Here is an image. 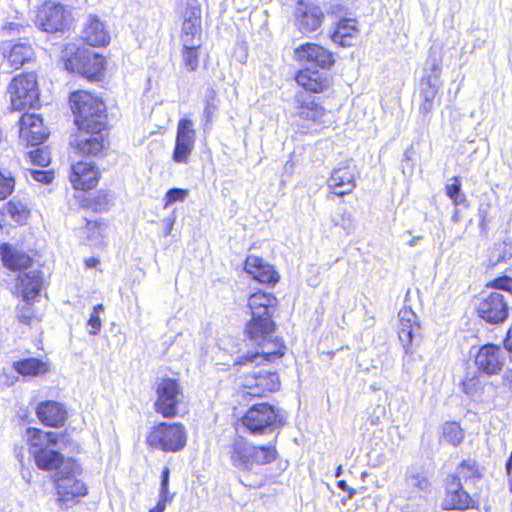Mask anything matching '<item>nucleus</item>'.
I'll return each instance as SVG.
<instances>
[{
    "label": "nucleus",
    "instance_id": "nucleus-1",
    "mask_svg": "<svg viewBox=\"0 0 512 512\" xmlns=\"http://www.w3.org/2000/svg\"><path fill=\"white\" fill-rule=\"evenodd\" d=\"M278 300L266 292H256L248 299V307L251 319L246 324L245 334L254 344L260 347V351L247 353L240 358L239 364L260 365L264 362H273L284 355L282 341L274 336L276 324L272 317L276 312Z\"/></svg>",
    "mask_w": 512,
    "mask_h": 512
},
{
    "label": "nucleus",
    "instance_id": "nucleus-2",
    "mask_svg": "<svg viewBox=\"0 0 512 512\" xmlns=\"http://www.w3.org/2000/svg\"><path fill=\"white\" fill-rule=\"evenodd\" d=\"M27 437L29 452L39 469L56 470L64 464V457L58 451L57 433L28 428Z\"/></svg>",
    "mask_w": 512,
    "mask_h": 512
},
{
    "label": "nucleus",
    "instance_id": "nucleus-3",
    "mask_svg": "<svg viewBox=\"0 0 512 512\" xmlns=\"http://www.w3.org/2000/svg\"><path fill=\"white\" fill-rule=\"evenodd\" d=\"M70 103L78 129L106 128V107L98 97L87 91H76L70 95Z\"/></svg>",
    "mask_w": 512,
    "mask_h": 512
},
{
    "label": "nucleus",
    "instance_id": "nucleus-4",
    "mask_svg": "<svg viewBox=\"0 0 512 512\" xmlns=\"http://www.w3.org/2000/svg\"><path fill=\"white\" fill-rule=\"evenodd\" d=\"M147 443L164 452H178L186 446L187 432L181 423H160L149 432Z\"/></svg>",
    "mask_w": 512,
    "mask_h": 512
},
{
    "label": "nucleus",
    "instance_id": "nucleus-5",
    "mask_svg": "<svg viewBox=\"0 0 512 512\" xmlns=\"http://www.w3.org/2000/svg\"><path fill=\"white\" fill-rule=\"evenodd\" d=\"M280 410L267 403L252 406L242 417V424L251 434H265L284 424Z\"/></svg>",
    "mask_w": 512,
    "mask_h": 512
},
{
    "label": "nucleus",
    "instance_id": "nucleus-6",
    "mask_svg": "<svg viewBox=\"0 0 512 512\" xmlns=\"http://www.w3.org/2000/svg\"><path fill=\"white\" fill-rule=\"evenodd\" d=\"M8 94L13 110L21 111L35 107L39 101L36 75L29 73L13 78L8 87Z\"/></svg>",
    "mask_w": 512,
    "mask_h": 512
},
{
    "label": "nucleus",
    "instance_id": "nucleus-7",
    "mask_svg": "<svg viewBox=\"0 0 512 512\" xmlns=\"http://www.w3.org/2000/svg\"><path fill=\"white\" fill-rule=\"evenodd\" d=\"M72 21L70 11L59 3L45 2L38 10L35 24L45 32H62Z\"/></svg>",
    "mask_w": 512,
    "mask_h": 512
},
{
    "label": "nucleus",
    "instance_id": "nucleus-8",
    "mask_svg": "<svg viewBox=\"0 0 512 512\" xmlns=\"http://www.w3.org/2000/svg\"><path fill=\"white\" fill-rule=\"evenodd\" d=\"M55 485L57 490V501L61 508L67 509L79 502L81 497L87 494L86 484L77 479L74 475L60 471L56 475Z\"/></svg>",
    "mask_w": 512,
    "mask_h": 512
},
{
    "label": "nucleus",
    "instance_id": "nucleus-9",
    "mask_svg": "<svg viewBox=\"0 0 512 512\" xmlns=\"http://www.w3.org/2000/svg\"><path fill=\"white\" fill-rule=\"evenodd\" d=\"M0 53L3 57L1 67L3 70L19 69L34 59V49L27 41L4 40L0 44Z\"/></svg>",
    "mask_w": 512,
    "mask_h": 512
},
{
    "label": "nucleus",
    "instance_id": "nucleus-10",
    "mask_svg": "<svg viewBox=\"0 0 512 512\" xmlns=\"http://www.w3.org/2000/svg\"><path fill=\"white\" fill-rule=\"evenodd\" d=\"M508 311L507 301L499 291L484 295L477 304L479 317L490 324L503 323L508 317Z\"/></svg>",
    "mask_w": 512,
    "mask_h": 512
},
{
    "label": "nucleus",
    "instance_id": "nucleus-11",
    "mask_svg": "<svg viewBox=\"0 0 512 512\" xmlns=\"http://www.w3.org/2000/svg\"><path fill=\"white\" fill-rule=\"evenodd\" d=\"M243 387L247 394L254 397H262L277 391L280 387V379L276 372L259 369L244 377Z\"/></svg>",
    "mask_w": 512,
    "mask_h": 512
},
{
    "label": "nucleus",
    "instance_id": "nucleus-12",
    "mask_svg": "<svg viewBox=\"0 0 512 512\" xmlns=\"http://www.w3.org/2000/svg\"><path fill=\"white\" fill-rule=\"evenodd\" d=\"M196 142L194 123L189 118H182L177 124L173 160L176 163H187Z\"/></svg>",
    "mask_w": 512,
    "mask_h": 512
},
{
    "label": "nucleus",
    "instance_id": "nucleus-13",
    "mask_svg": "<svg viewBox=\"0 0 512 512\" xmlns=\"http://www.w3.org/2000/svg\"><path fill=\"white\" fill-rule=\"evenodd\" d=\"M507 354L495 344H486L478 349L475 365L479 372L492 376L498 374L506 364Z\"/></svg>",
    "mask_w": 512,
    "mask_h": 512
},
{
    "label": "nucleus",
    "instance_id": "nucleus-14",
    "mask_svg": "<svg viewBox=\"0 0 512 512\" xmlns=\"http://www.w3.org/2000/svg\"><path fill=\"white\" fill-rule=\"evenodd\" d=\"M156 411L164 417H173L177 414L180 386L174 379H163L157 386Z\"/></svg>",
    "mask_w": 512,
    "mask_h": 512
},
{
    "label": "nucleus",
    "instance_id": "nucleus-15",
    "mask_svg": "<svg viewBox=\"0 0 512 512\" xmlns=\"http://www.w3.org/2000/svg\"><path fill=\"white\" fill-rule=\"evenodd\" d=\"M181 42H201V5L197 0H188L183 13Z\"/></svg>",
    "mask_w": 512,
    "mask_h": 512
},
{
    "label": "nucleus",
    "instance_id": "nucleus-16",
    "mask_svg": "<svg viewBox=\"0 0 512 512\" xmlns=\"http://www.w3.org/2000/svg\"><path fill=\"white\" fill-rule=\"evenodd\" d=\"M104 129H79L74 141L71 143L77 153L84 156H95L104 148Z\"/></svg>",
    "mask_w": 512,
    "mask_h": 512
},
{
    "label": "nucleus",
    "instance_id": "nucleus-17",
    "mask_svg": "<svg viewBox=\"0 0 512 512\" xmlns=\"http://www.w3.org/2000/svg\"><path fill=\"white\" fill-rule=\"evenodd\" d=\"M295 17L298 30L303 34H307L321 27L324 13L319 6L300 0L297 3Z\"/></svg>",
    "mask_w": 512,
    "mask_h": 512
},
{
    "label": "nucleus",
    "instance_id": "nucleus-18",
    "mask_svg": "<svg viewBox=\"0 0 512 512\" xmlns=\"http://www.w3.org/2000/svg\"><path fill=\"white\" fill-rule=\"evenodd\" d=\"M69 178L74 189L86 191L98 184L100 173L93 162L78 161L71 165Z\"/></svg>",
    "mask_w": 512,
    "mask_h": 512
},
{
    "label": "nucleus",
    "instance_id": "nucleus-19",
    "mask_svg": "<svg viewBox=\"0 0 512 512\" xmlns=\"http://www.w3.org/2000/svg\"><path fill=\"white\" fill-rule=\"evenodd\" d=\"M20 137L31 146L42 143L48 137V130L39 115L25 113L19 121Z\"/></svg>",
    "mask_w": 512,
    "mask_h": 512
},
{
    "label": "nucleus",
    "instance_id": "nucleus-20",
    "mask_svg": "<svg viewBox=\"0 0 512 512\" xmlns=\"http://www.w3.org/2000/svg\"><path fill=\"white\" fill-rule=\"evenodd\" d=\"M17 281L16 291L26 304L35 300L43 286L42 274L37 269L20 273Z\"/></svg>",
    "mask_w": 512,
    "mask_h": 512
},
{
    "label": "nucleus",
    "instance_id": "nucleus-21",
    "mask_svg": "<svg viewBox=\"0 0 512 512\" xmlns=\"http://www.w3.org/2000/svg\"><path fill=\"white\" fill-rule=\"evenodd\" d=\"M295 53L299 61L311 64V66L329 68L334 63L332 54L322 46L314 43L301 45L296 49Z\"/></svg>",
    "mask_w": 512,
    "mask_h": 512
},
{
    "label": "nucleus",
    "instance_id": "nucleus-22",
    "mask_svg": "<svg viewBox=\"0 0 512 512\" xmlns=\"http://www.w3.org/2000/svg\"><path fill=\"white\" fill-rule=\"evenodd\" d=\"M297 103L296 114L301 120L314 124L325 122L327 111L316 101V97L301 94L297 97Z\"/></svg>",
    "mask_w": 512,
    "mask_h": 512
},
{
    "label": "nucleus",
    "instance_id": "nucleus-23",
    "mask_svg": "<svg viewBox=\"0 0 512 512\" xmlns=\"http://www.w3.org/2000/svg\"><path fill=\"white\" fill-rule=\"evenodd\" d=\"M467 487L462 482L448 479L443 507L457 510L469 508L472 504V498L466 491Z\"/></svg>",
    "mask_w": 512,
    "mask_h": 512
},
{
    "label": "nucleus",
    "instance_id": "nucleus-24",
    "mask_svg": "<svg viewBox=\"0 0 512 512\" xmlns=\"http://www.w3.org/2000/svg\"><path fill=\"white\" fill-rule=\"evenodd\" d=\"M245 271L252 278L263 284H275L279 280V275L274 267L266 263L262 258L257 256H248L245 261Z\"/></svg>",
    "mask_w": 512,
    "mask_h": 512
},
{
    "label": "nucleus",
    "instance_id": "nucleus-25",
    "mask_svg": "<svg viewBox=\"0 0 512 512\" xmlns=\"http://www.w3.org/2000/svg\"><path fill=\"white\" fill-rule=\"evenodd\" d=\"M327 186L337 196L350 194L356 187L355 175L349 167L335 168L327 180Z\"/></svg>",
    "mask_w": 512,
    "mask_h": 512
},
{
    "label": "nucleus",
    "instance_id": "nucleus-26",
    "mask_svg": "<svg viewBox=\"0 0 512 512\" xmlns=\"http://www.w3.org/2000/svg\"><path fill=\"white\" fill-rule=\"evenodd\" d=\"M416 319V314L410 309H403L399 312L398 336L406 352L409 351L414 338L419 334L420 327Z\"/></svg>",
    "mask_w": 512,
    "mask_h": 512
},
{
    "label": "nucleus",
    "instance_id": "nucleus-27",
    "mask_svg": "<svg viewBox=\"0 0 512 512\" xmlns=\"http://www.w3.org/2000/svg\"><path fill=\"white\" fill-rule=\"evenodd\" d=\"M253 444L243 437H236L230 444V460L232 465L242 471H251Z\"/></svg>",
    "mask_w": 512,
    "mask_h": 512
},
{
    "label": "nucleus",
    "instance_id": "nucleus-28",
    "mask_svg": "<svg viewBox=\"0 0 512 512\" xmlns=\"http://www.w3.org/2000/svg\"><path fill=\"white\" fill-rule=\"evenodd\" d=\"M38 419L46 426H62L67 418V411L62 404L56 401L39 403L36 409Z\"/></svg>",
    "mask_w": 512,
    "mask_h": 512
},
{
    "label": "nucleus",
    "instance_id": "nucleus-29",
    "mask_svg": "<svg viewBox=\"0 0 512 512\" xmlns=\"http://www.w3.org/2000/svg\"><path fill=\"white\" fill-rule=\"evenodd\" d=\"M82 37L91 46H104L110 39L104 24L96 16L92 15L87 19Z\"/></svg>",
    "mask_w": 512,
    "mask_h": 512
},
{
    "label": "nucleus",
    "instance_id": "nucleus-30",
    "mask_svg": "<svg viewBox=\"0 0 512 512\" xmlns=\"http://www.w3.org/2000/svg\"><path fill=\"white\" fill-rule=\"evenodd\" d=\"M296 81L307 91L320 93L329 86L328 79L319 71L312 70L311 67L299 71L296 75Z\"/></svg>",
    "mask_w": 512,
    "mask_h": 512
},
{
    "label": "nucleus",
    "instance_id": "nucleus-31",
    "mask_svg": "<svg viewBox=\"0 0 512 512\" xmlns=\"http://www.w3.org/2000/svg\"><path fill=\"white\" fill-rule=\"evenodd\" d=\"M357 21L354 19H341L332 33L331 39L342 47H350L358 35Z\"/></svg>",
    "mask_w": 512,
    "mask_h": 512
},
{
    "label": "nucleus",
    "instance_id": "nucleus-32",
    "mask_svg": "<svg viewBox=\"0 0 512 512\" xmlns=\"http://www.w3.org/2000/svg\"><path fill=\"white\" fill-rule=\"evenodd\" d=\"M13 368L23 376H41L50 370L48 362L37 358H26L13 363Z\"/></svg>",
    "mask_w": 512,
    "mask_h": 512
},
{
    "label": "nucleus",
    "instance_id": "nucleus-33",
    "mask_svg": "<svg viewBox=\"0 0 512 512\" xmlns=\"http://www.w3.org/2000/svg\"><path fill=\"white\" fill-rule=\"evenodd\" d=\"M1 250L3 263L9 269L21 270L30 266L31 258L27 254L14 250L6 244L1 246Z\"/></svg>",
    "mask_w": 512,
    "mask_h": 512
},
{
    "label": "nucleus",
    "instance_id": "nucleus-34",
    "mask_svg": "<svg viewBox=\"0 0 512 512\" xmlns=\"http://www.w3.org/2000/svg\"><path fill=\"white\" fill-rule=\"evenodd\" d=\"M406 484L413 492H427L430 488L428 474L420 467L411 466L406 472Z\"/></svg>",
    "mask_w": 512,
    "mask_h": 512
},
{
    "label": "nucleus",
    "instance_id": "nucleus-35",
    "mask_svg": "<svg viewBox=\"0 0 512 512\" xmlns=\"http://www.w3.org/2000/svg\"><path fill=\"white\" fill-rule=\"evenodd\" d=\"M480 477V472L474 460H463L457 467L455 473L448 479L453 481L462 482L464 485L469 486L473 483L474 479Z\"/></svg>",
    "mask_w": 512,
    "mask_h": 512
},
{
    "label": "nucleus",
    "instance_id": "nucleus-36",
    "mask_svg": "<svg viewBox=\"0 0 512 512\" xmlns=\"http://www.w3.org/2000/svg\"><path fill=\"white\" fill-rule=\"evenodd\" d=\"M253 458L251 461V470L254 466L265 465L273 462L277 458V451L273 446H255L253 445Z\"/></svg>",
    "mask_w": 512,
    "mask_h": 512
},
{
    "label": "nucleus",
    "instance_id": "nucleus-37",
    "mask_svg": "<svg viewBox=\"0 0 512 512\" xmlns=\"http://www.w3.org/2000/svg\"><path fill=\"white\" fill-rule=\"evenodd\" d=\"M182 60L185 68L188 71H195L199 65L198 49L201 47V42H191V44L182 43Z\"/></svg>",
    "mask_w": 512,
    "mask_h": 512
},
{
    "label": "nucleus",
    "instance_id": "nucleus-38",
    "mask_svg": "<svg viewBox=\"0 0 512 512\" xmlns=\"http://www.w3.org/2000/svg\"><path fill=\"white\" fill-rule=\"evenodd\" d=\"M464 433L456 422H446L442 426L441 440L457 446L463 441Z\"/></svg>",
    "mask_w": 512,
    "mask_h": 512
},
{
    "label": "nucleus",
    "instance_id": "nucleus-39",
    "mask_svg": "<svg viewBox=\"0 0 512 512\" xmlns=\"http://www.w3.org/2000/svg\"><path fill=\"white\" fill-rule=\"evenodd\" d=\"M204 102L203 126L206 129L211 124L213 116L218 109L217 93L213 88L207 90Z\"/></svg>",
    "mask_w": 512,
    "mask_h": 512
},
{
    "label": "nucleus",
    "instance_id": "nucleus-40",
    "mask_svg": "<svg viewBox=\"0 0 512 512\" xmlns=\"http://www.w3.org/2000/svg\"><path fill=\"white\" fill-rule=\"evenodd\" d=\"M169 474H170V471L168 468H165L162 471L160 499H159L157 505L153 509H151L149 512H164L167 502L171 499V497H169V495H168Z\"/></svg>",
    "mask_w": 512,
    "mask_h": 512
},
{
    "label": "nucleus",
    "instance_id": "nucleus-41",
    "mask_svg": "<svg viewBox=\"0 0 512 512\" xmlns=\"http://www.w3.org/2000/svg\"><path fill=\"white\" fill-rule=\"evenodd\" d=\"M7 211L9 213V215L16 222H19V223L26 221L29 216V211L20 202L10 201L7 206Z\"/></svg>",
    "mask_w": 512,
    "mask_h": 512
},
{
    "label": "nucleus",
    "instance_id": "nucleus-42",
    "mask_svg": "<svg viewBox=\"0 0 512 512\" xmlns=\"http://www.w3.org/2000/svg\"><path fill=\"white\" fill-rule=\"evenodd\" d=\"M104 312V306L102 304H98L93 307V311L90 314L88 320V326L91 328L89 333L91 335H97L101 329V319L100 314Z\"/></svg>",
    "mask_w": 512,
    "mask_h": 512
},
{
    "label": "nucleus",
    "instance_id": "nucleus-43",
    "mask_svg": "<svg viewBox=\"0 0 512 512\" xmlns=\"http://www.w3.org/2000/svg\"><path fill=\"white\" fill-rule=\"evenodd\" d=\"M438 93V86L432 82L431 77L423 79L421 83V97L423 100L434 101Z\"/></svg>",
    "mask_w": 512,
    "mask_h": 512
},
{
    "label": "nucleus",
    "instance_id": "nucleus-44",
    "mask_svg": "<svg viewBox=\"0 0 512 512\" xmlns=\"http://www.w3.org/2000/svg\"><path fill=\"white\" fill-rule=\"evenodd\" d=\"M15 180L11 175H4L0 171V200L6 199L14 190Z\"/></svg>",
    "mask_w": 512,
    "mask_h": 512
},
{
    "label": "nucleus",
    "instance_id": "nucleus-45",
    "mask_svg": "<svg viewBox=\"0 0 512 512\" xmlns=\"http://www.w3.org/2000/svg\"><path fill=\"white\" fill-rule=\"evenodd\" d=\"M30 161L38 166L45 167L50 163V154L43 148H37L29 152Z\"/></svg>",
    "mask_w": 512,
    "mask_h": 512
},
{
    "label": "nucleus",
    "instance_id": "nucleus-46",
    "mask_svg": "<svg viewBox=\"0 0 512 512\" xmlns=\"http://www.w3.org/2000/svg\"><path fill=\"white\" fill-rule=\"evenodd\" d=\"M463 391L469 396L475 395L481 387V380L479 376L473 375L466 377L462 382Z\"/></svg>",
    "mask_w": 512,
    "mask_h": 512
},
{
    "label": "nucleus",
    "instance_id": "nucleus-47",
    "mask_svg": "<svg viewBox=\"0 0 512 512\" xmlns=\"http://www.w3.org/2000/svg\"><path fill=\"white\" fill-rule=\"evenodd\" d=\"M187 196L188 190L181 188H172L168 190L165 194V207L176 201H184Z\"/></svg>",
    "mask_w": 512,
    "mask_h": 512
},
{
    "label": "nucleus",
    "instance_id": "nucleus-48",
    "mask_svg": "<svg viewBox=\"0 0 512 512\" xmlns=\"http://www.w3.org/2000/svg\"><path fill=\"white\" fill-rule=\"evenodd\" d=\"M455 183L446 186V193L455 205H459L463 199L460 198L461 185L458 178H454Z\"/></svg>",
    "mask_w": 512,
    "mask_h": 512
},
{
    "label": "nucleus",
    "instance_id": "nucleus-49",
    "mask_svg": "<svg viewBox=\"0 0 512 512\" xmlns=\"http://www.w3.org/2000/svg\"><path fill=\"white\" fill-rule=\"evenodd\" d=\"M103 71V59L99 56L93 57V70H90L87 65L84 66V74L89 78H97Z\"/></svg>",
    "mask_w": 512,
    "mask_h": 512
},
{
    "label": "nucleus",
    "instance_id": "nucleus-50",
    "mask_svg": "<svg viewBox=\"0 0 512 512\" xmlns=\"http://www.w3.org/2000/svg\"><path fill=\"white\" fill-rule=\"evenodd\" d=\"M30 176L37 182L48 184L51 183L53 179V174L50 171L44 170H29Z\"/></svg>",
    "mask_w": 512,
    "mask_h": 512
},
{
    "label": "nucleus",
    "instance_id": "nucleus-51",
    "mask_svg": "<svg viewBox=\"0 0 512 512\" xmlns=\"http://www.w3.org/2000/svg\"><path fill=\"white\" fill-rule=\"evenodd\" d=\"M29 26H24L17 22H10L3 27V31L8 36L21 35L26 32Z\"/></svg>",
    "mask_w": 512,
    "mask_h": 512
},
{
    "label": "nucleus",
    "instance_id": "nucleus-52",
    "mask_svg": "<svg viewBox=\"0 0 512 512\" xmlns=\"http://www.w3.org/2000/svg\"><path fill=\"white\" fill-rule=\"evenodd\" d=\"M492 286L498 290L506 291L512 295V278L501 277L495 279L492 283Z\"/></svg>",
    "mask_w": 512,
    "mask_h": 512
},
{
    "label": "nucleus",
    "instance_id": "nucleus-53",
    "mask_svg": "<svg viewBox=\"0 0 512 512\" xmlns=\"http://www.w3.org/2000/svg\"><path fill=\"white\" fill-rule=\"evenodd\" d=\"M17 318L21 323L30 325L33 320L32 309L27 305L19 308Z\"/></svg>",
    "mask_w": 512,
    "mask_h": 512
},
{
    "label": "nucleus",
    "instance_id": "nucleus-54",
    "mask_svg": "<svg viewBox=\"0 0 512 512\" xmlns=\"http://www.w3.org/2000/svg\"><path fill=\"white\" fill-rule=\"evenodd\" d=\"M502 384L505 386L508 390L512 391V369H508L503 377H502Z\"/></svg>",
    "mask_w": 512,
    "mask_h": 512
},
{
    "label": "nucleus",
    "instance_id": "nucleus-55",
    "mask_svg": "<svg viewBox=\"0 0 512 512\" xmlns=\"http://www.w3.org/2000/svg\"><path fill=\"white\" fill-rule=\"evenodd\" d=\"M434 108V101L423 100L420 105L419 111L420 113L426 115L429 114Z\"/></svg>",
    "mask_w": 512,
    "mask_h": 512
},
{
    "label": "nucleus",
    "instance_id": "nucleus-56",
    "mask_svg": "<svg viewBox=\"0 0 512 512\" xmlns=\"http://www.w3.org/2000/svg\"><path fill=\"white\" fill-rule=\"evenodd\" d=\"M504 347L507 351L512 352V325L510 326L504 339Z\"/></svg>",
    "mask_w": 512,
    "mask_h": 512
},
{
    "label": "nucleus",
    "instance_id": "nucleus-57",
    "mask_svg": "<svg viewBox=\"0 0 512 512\" xmlns=\"http://www.w3.org/2000/svg\"><path fill=\"white\" fill-rule=\"evenodd\" d=\"M337 486L341 490L348 492L350 498L355 494V490L351 489L344 480L338 481Z\"/></svg>",
    "mask_w": 512,
    "mask_h": 512
},
{
    "label": "nucleus",
    "instance_id": "nucleus-58",
    "mask_svg": "<svg viewBox=\"0 0 512 512\" xmlns=\"http://www.w3.org/2000/svg\"><path fill=\"white\" fill-rule=\"evenodd\" d=\"M431 70L435 75L439 74L441 71L440 63L436 58L432 60Z\"/></svg>",
    "mask_w": 512,
    "mask_h": 512
},
{
    "label": "nucleus",
    "instance_id": "nucleus-59",
    "mask_svg": "<svg viewBox=\"0 0 512 512\" xmlns=\"http://www.w3.org/2000/svg\"><path fill=\"white\" fill-rule=\"evenodd\" d=\"M506 471L508 475H511L512 473V452L510 454L509 459L506 462Z\"/></svg>",
    "mask_w": 512,
    "mask_h": 512
},
{
    "label": "nucleus",
    "instance_id": "nucleus-60",
    "mask_svg": "<svg viewBox=\"0 0 512 512\" xmlns=\"http://www.w3.org/2000/svg\"><path fill=\"white\" fill-rule=\"evenodd\" d=\"M99 263V261L95 258H90L86 261V265L88 267H96V265Z\"/></svg>",
    "mask_w": 512,
    "mask_h": 512
},
{
    "label": "nucleus",
    "instance_id": "nucleus-61",
    "mask_svg": "<svg viewBox=\"0 0 512 512\" xmlns=\"http://www.w3.org/2000/svg\"><path fill=\"white\" fill-rule=\"evenodd\" d=\"M422 239L421 236H415L413 237L409 242H408V245L413 247L417 244L418 241H420Z\"/></svg>",
    "mask_w": 512,
    "mask_h": 512
},
{
    "label": "nucleus",
    "instance_id": "nucleus-62",
    "mask_svg": "<svg viewBox=\"0 0 512 512\" xmlns=\"http://www.w3.org/2000/svg\"><path fill=\"white\" fill-rule=\"evenodd\" d=\"M342 471H343V467H342V465H339L336 469L335 477H337V478L340 477L342 474Z\"/></svg>",
    "mask_w": 512,
    "mask_h": 512
},
{
    "label": "nucleus",
    "instance_id": "nucleus-63",
    "mask_svg": "<svg viewBox=\"0 0 512 512\" xmlns=\"http://www.w3.org/2000/svg\"><path fill=\"white\" fill-rule=\"evenodd\" d=\"M74 466V462L71 461V460H68L66 463H65V468H73Z\"/></svg>",
    "mask_w": 512,
    "mask_h": 512
},
{
    "label": "nucleus",
    "instance_id": "nucleus-64",
    "mask_svg": "<svg viewBox=\"0 0 512 512\" xmlns=\"http://www.w3.org/2000/svg\"><path fill=\"white\" fill-rule=\"evenodd\" d=\"M172 226H173V221L168 224V227H166V230H167L166 234L170 233Z\"/></svg>",
    "mask_w": 512,
    "mask_h": 512
}]
</instances>
